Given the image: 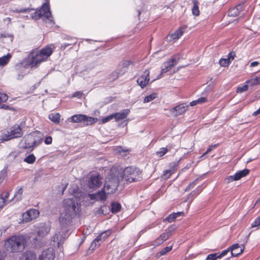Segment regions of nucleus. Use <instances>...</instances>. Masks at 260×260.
<instances>
[{"mask_svg": "<svg viewBox=\"0 0 260 260\" xmlns=\"http://www.w3.org/2000/svg\"><path fill=\"white\" fill-rule=\"evenodd\" d=\"M62 208L59 221L61 226L67 227L71 224L73 219L79 216L81 204L74 198L65 199L62 201Z\"/></svg>", "mask_w": 260, "mask_h": 260, "instance_id": "f257e3e1", "label": "nucleus"}, {"mask_svg": "<svg viewBox=\"0 0 260 260\" xmlns=\"http://www.w3.org/2000/svg\"><path fill=\"white\" fill-rule=\"evenodd\" d=\"M26 244V238L23 235L13 236L5 241V247L12 253L21 252Z\"/></svg>", "mask_w": 260, "mask_h": 260, "instance_id": "f03ea898", "label": "nucleus"}, {"mask_svg": "<svg viewBox=\"0 0 260 260\" xmlns=\"http://www.w3.org/2000/svg\"><path fill=\"white\" fill-rule=\"evenodd\" d=\"M142 178V171L137 167L131 166L124 169L119 178L120 181L124 179L126 182L131 183L140 181Z\"/></svg>", "mask_w": 260, "mask_h": 260, "instance_id": "7ed1b4c3", "label": "nucleus"}, {"mask_svg": "<svg viewBox=\"0 0 260 260\" xmlns=\"http://www.w3.org/2000/svg\"><path fill=\"white\" fill-rule=\"evenodd\" d=\"M42 134L39 131H36L27 135L22 148L32 151L34 147L40 145L43 140Z\"/></svg>", "mask_w": 260, "mask_h": 260, "instance_id": "20e7f679", "label": "nucleus"}, {"mask_svg": "<svg viewBox=\"0 0 260 260\" xmlns=\"http://www.w3.org/2000/svg\"><path fill=\"white\" fill-rule=\"evenodd\" d=\"M26 59V66H30V68H37L41 62L46 60L37 50H32Z\"/></svg>", "mask_w": 260, "mask_h": 260, "instance_id": "39448f33", "label": "nucleus"}, {"mask_svg": "<svg viewBox=\"0 0 260 260\" xmlns=\"http://www.w3.org/2000/svg\"><path fill=\"white\" fill-rule=\"evenodd\" d=\"M120 182L119 177L109 175L106 178V181L104 184V190L107 194H111L115 192Z\"/></svg>", "mask_w": 260, "mask_h": 260, "instance_id": "423d86ee", "label": "nucleus"}, {"mask_svg": "<svg viewBox=\"0 0 260 260\" xmlns=\"http://www.w3.org/2000/svg\"><path fill=\"white\" fill-rule=\"evenodd\" d=\"M22 128L20 125L15 124L10 128V131L3 136V140L7 141L13 139L19 138L23 135Z\"/></svg>", "mask_w": 260, "mask_h": 260, "instance_id": "0eeeda50", "label": "nucleus"}, {"mask_svg": "<svg viewBox=\"0 0 260 260\" xmlns=\"http://www.w3.org/2000/svg\"><path fill=\"white\" fill-rule=\"evenodd\" d=\"M71 121L74 123L83 122L86 125H91L98 121L97 118L88 117L83 114H75L71 117Z\"/></svg>", "mask_w": 260, "mask_h": 260, "instance_id": "6e6552de", "label": "nucleus"}, {"mask_svg": "<svg viewBox=\"0 0 260 260\" xmlns=\"http://www.w3.org/2000/svg\"><path fill=\"white\" fill-rule=\"evenodd\" d=\"M61 227L62 229L60 230V231L55 233L52 238V241L57 243L58 248L60 247L68 237L67 230L64 229V227Z\"/></svg>", "mask_w": 260, "mask_h": 260, "instance_id": "1a4fd4ad", "label": "nucleus"}, {"mask_svg": "<svg viewBox=\"0 0 260 260\" xmlns=\"http://www.w3.org/2000/svg\"><path fill=\"white\" fill-rule=\"evenodd\" d=\"M30 66H26V59L23 61L18 62L15 66V71L17 74V79L21 80L23 78L25 73V70Z\"/></svg>", "mask_w": 260, "mask_h": 260, "instance_id": "9d476101", "label": "nucleus"}, {"mask_svg": "<svg viewBox=\"0 0 260 260\" xmlns=\"http://www.w3.org/2000/svg\"><path fill=\"white\" fill-rule=\"evenodd\" d=\"M101 184V178L99 174H93L89 176L87 180V185L90 188L94 189L99 187Z\"/></svg>", "mask_w": 260, "mask_h": 260, "instance_id": "9b49d317", "label": "nucleus"}, {"mask_svg": "<svg viewBox=\"0 0 260 260\" xmlns=\"http://www.w3.org/2000/svg\"><path fill=\"white\" fill-rule=\"evenodd\" d=\"M249 173V170L247 169L239 171L234 175L226 177L225 179V181L227 183H230L234 181L240 180L241 178L247 176Z\"/></svg>", "mask_w": 260, "mask_h": 260, "instance_id": "f8f14e48", "label": "nucleus"}, {"mask_svg": "<svg viewBox=\"0 0 260 260\" xmlns=\"http://www.w3.org/2000/svg\"><path fill=\"white\" fill-rule=\"evenodd\" d=\"M39 215V212L37 209H30L22 214L23 221L25 222H29L36 218Z\"/></svg>", "mask_w": 260, "mask_h": 260, "instance_id": "ddd939ff", "label": "nucleus"}, {"mask_svg": "<svg viewBox=\"0 0 260 260\" xmlns=\"http://www.w3.org/2000/svg\"><path fill=\"white\" fill-rule=\"evenodd\" d=\"M149 74V70L146 69L143 74L137 79V82L142 88H144L148 84L150 80Z\"/></svg>", "mask_w": 260, "mask_h": 260, "instance_id": "4468645a", "label": "nucleus"}, {"mask_svg": "<svg viewBox=\"0 0 260 260\" xmlns=\"http://www.w3.org/2000/svg\"><path fill=\"white\" fill-rule=\"evenodd\" d=\"M55 252L52 248L43 250L40 254L38 260H54Z\"/></svg>", "mask_w": 260, "mask_h": 260, "instance_id": "2eb2a0df", "label": "nucleus"}, {"mask_svg": "<svg viewBox=\"0 0 260 260\" xmlns=\"http://www.w3.org/2000/svg\"><path fill=\"white\" fill-rule=\"evenodd\" d=\"M39 10L40 12H41V15L42 16H45L53 24L54 23L53 20H52L51 13L50 10L49 3L48 2L44 3L42 5L41 8Z\"/></svg>", "mask_w": 260, "mask_h": 260, "instance_id": "dca6fc26", "label": "nucleus"}, {"mask_svg": "<svg viewBox=\"0 0 260 260\" xmlns=\"http://www.w3.org/2000/svg\"><path fill=\"white\" fill-rule=\"evenodd\" d=\"M178 61L175 57H172L171 59L165 62L163 64V67L161 70V74L166 73L170 71L172 68L176 65Z\"/></svg>", "mask_w": 260, "mask_h": 260, "instance_id": "f3484780", "label": "nucleus"}, {"mask_svg": "<svg viewBox=\"0 0 260 260\" xmlns=\"http://www.w3.org/2000/svg\"><path fill=\"white\" fill-rule=\"evenodd\" d=\"M187 108L188 106L182 104L172 108L170 111L174 116L176 117L185 113Z\"/></svg>", "mask_w": 260, "mask_h": 260, "instance_id": "a211bd4d", "label": "nucleus"}, {"mask_svg": "<svg viewBox=\"0 0 260 260\" xmlns=\"http://www.w3.org/2000/svg\"><path fill=\"white\" fill-rule=\"evenodd\" d=\"M50 231V228L49 225L45 224H41L38 227L37 235L39 237L43 238L49 233Z\"/></svg>", "mask_w": 260, "mask_h": 260, "instance_id": "6ab92c4d", "label": "nucleus"}, {"mask_svg": "<svg viewBox=\"0 0 260 260\" xmlns=\"http://www.w3.org/2000/svg\"><path fill=\"white\" fill-rule=\"evenodd\" d=\"M231 254L233 256H238L244 251V247L239 244H235L230 247Z\"/></svg>", "mask_w": 260, "mask_h": 260, "instance_id": "aec40b11", "label": "nucleus"}, {"mask_svg": "<svg viewBox=\"0 0 260 260\" xmlns=\"http://www.w3.org/2000/svg\"><path fill=\"white\" fill-rule=\"evenodd\" d=\"M129 113L130 110L128 109H123L119 112L113 113V114L115 121H119L121 120H123L126 118Z\"/></svg>", "mask_w": 260, "mask_h": 260, "instance_id": "412c9836", "label": "nucleus"}, {"mask_svg": "<svg viewBox=\"0 0 260 260\" xmlns=\"http://www.w3.org/2000/svg\"><path fill=\"white\" fill-rule=\"evenodd\" d=\"M54 46L52 44L48 45L40 50L39 52L47 59L53 53Z\"/></svg>", "mask_w": 260, "mask_h": 260, "instance_id": "4be33fe9", "label": "nucleus"}, {"mask_svg": "<svg viewBox=\"0 0 260 260\" xmlns=\"http://www.w3.org/2000/svg\"><path fill=\"white\" fill-rule=\"evenodd\" d=\"M184 30L182 28L176 30L174 33L169 35L167 37L168 41L171 42L178 39L183 34Z\"/></svg>", "mask_w": 260, "mask_h": 260, "instance_id": "5701e85b", "label": "nucleus"}, {"mask_svg": "<svg viewBox=\"0 0 260 260\" xmlns=\"http://www.w3.org/2000/svg\"><path fill=\"white\" fill-rule=\"evenodd\" d=\"M18 260H36V254L31 251H26L19 258Z\"/></svg>", "mask_w": 260, "mask_h": 260, "instance_id": "b1692460", "label": "nucleus"}, {"mask_svg": "<svg viewBox=\"0 0 260 260\" xmlns=\"http://www.w3.org/2000/svg\"><path fill=\"white\" fill-rule=\"evenodd\" d=\"M9 196V192L5 191L3 192L0 195V208H2L6 204L9 203L11 200L8 201L7 200Z\"/></svg>", "mask_w": 260, "mask_h": 260, "instance_id": "393cba45", "label": "nucleus"}, {"mask_svg": "<svg viewBox=\"0 0 260 260\" xmlns=\"http://www.w3.org/2000/svg\"><path fill=\"white\" fill-rule=\"evenodd\" d=\"M174 229L172 226H169L167 230H165V232L160 235L161 239L165 242L168 240L172 235V232Z\"/></svg>", "mask_w": 260, "mask_h": 260, "instance_id": "a878e982", "label": "nucleus"}, {"mask_svg": "<svg viewBox=\"0 0 260 260\" xmlns=\"http://www.w3.org/2000/svg\"><path fill=\"white\" fill-rule=\"evenodd\" d=\"M124 73L125 70H120V69H118L117 70L111 73V74L110 75L109 79L112 80H115Z\"/></svg>", "mask_w": 260, "mask_h": 260, "instance_id": "bb28decb", "label": "nucleus"}, {"mask_svg": "<svg viewBox=\"0 0 260 260\" xmlns=\"http://www.w3.org/2000/svg\"><path fill=\"white\" fill-rule=\"evenodd\" d=\"M60 115L58 113H51L49 115V119L55 124H58L60 122Z\"/></svg>", "mask_w": 260, "mask_h": 260, "instance_id": "cd10ccee", "label": "nucleus"}, {"mask_svg": "<svg viewBox=\"0 0 260 260\" xmlns=\"http://www.w3.org/2000/svg\"><path fill=\"white\" fill-rule=\"evenodd\" d=\"M12 55L10 53H8L6 55H4L0 58V66H5L8 63Z\"/></svg>", "mask_w": 260, "mask_h": 260, "instance_id": "c85d7f7f", "label": "nucleus"}, {"mask_svg": "<svg viewBox=\"0 0 260 260\" xmlns=\"http://www.w3.org/2000/svg\"><path fill=\"white\" fill-rule=\"evenodd\" d=\"M246 83L250 86L260 84V76L254 77L246 81Z\"/></svg>", "mask_w": 260, "mask_h": 260, "instance_id": "c756f323", "label": "nucleus"}, {"mask_svg": "<svg viewBox=\"0 0 260 260\" xmlns=\"http://www.w3.org/2000/svg\"><path fill=\"white\" fill-rule=\"evenodd\" d=\"M193 7L192 8V13L193 15L198 16L200 14L199 9V3L197 0H192Z\"/></svg>", "mask_w": 260, "mask_h": 260, "instance_id": "7c9ffc66", "label": "nucleus"}, {"mask_svg": "<svg viewBox=\"0 0 260 260\" xmlns=\"http://www.w3.org/2000/svg\"><path fill=\"white\" fill-rule=\"evenodd\" d=\"M23 192V190L22 187H19L16 191L13 198L11 200V201L13 200L15 202L20 200L21 198V196L22 195Z\"/></svg>", "mask_w": 260, "mask_h": 260, "instance_id": "2f4dec72", "label": "nucleus"}, {"mask_svg": "<svg viewBox=\"0 0 260 260\" xmlns=\"http://www.w3.org/2000/svg\"><path fill=\"white\" fill-rule=\"evenodd\" d=\"M107 193L104 190H102L97 192L96 201L105 202L107 199Z\"/></svg>", "mask_w": 260, "mask_h": 260, "instance_id": "473e14b6", "label": "nucleus"}, {"mask_svg": "<svg viewBox=\"0 0 260 260\" xmlns=\"http://www.w3.org/2000/svg\"><path fill=\"white\" fill-rule=\"evenodd\" d=\"M207 101V98L205 97H201L197 99V100H194L190 103V106H194L197 105L198 104H201L204 103H206Z\"/></svg>", "mask_w": 260, "mask_h": 260, "instance_id": "72a5a7b5", "label": "nucleus"}, {"mask_svg": "<svg viewBox=\"0 0 260 260\" xmlns=\"http://www.w3.org/2000/svg\"><path fill=\"white\" fill-rule=\"evenodd\" d=\"M121 205L117 202H113L111 204V211L112 213H117L121 209Z\"/></svg>", "mask_w": 260, "mask_h": 260, "instance_id": "f704fd0d", "label": "nucleus"}, {"mask_svg": "<svg viewBox=\"0 0 260 260\" xmlns=\"http://www.w3.org/2000/svg\"><path fill=\"white\" fill-rule=\"evenodd\" d=\"M109 210V208L107 206L104 205L96 211V214L98 215H106L108 214Z\"/></svg>", "mask_w": 260, "mask_h": 260, "instance_id": "c9c22d12", "label": "nucleus"}, {"mask_svg": "<svg viewBox=\"0 0 260 260\" xmlns=\"http://www.w3.org/2000/svg\"><path fill=\"white\" fill-rule=\"evenodd\" d=\"M36 160V157L33 154H30L26 157L24 161L27 162L28 164H32Z\"/></svg>", "mask_w": 260, "mask_h": 260, "instance_id": "e433bc0d", "label": "nucleus"}, {"mask_svg": "<svg viewBox=\"0 0 260 260\" xmlns=\"http://www.w3.org/2000/svg\"><path fill=\"white\" fill-rule=\"evenodd\" d=\"M132 63V62L129 60H124L121 64L119 66L118 69L120 70H125V72L126 71V69Z\"/></svg>", "mask_w": 260, "mask_h": 260, "instance_id": "4c0bfd02", "label": "nucleus"}, {"mask_svg": "<svg viewBox=\"0 0 260 260\" xmlns=\"http://www.w3.org/2000/svg\"><path fill=\"white\" fill-rule=\"evenodd\" d=\"M240 14L238 10L236 8H233L229 10L228 15L232 17H236Z\"/></svg>", "mask_w": 260, "mask_h": 260, "instance_id": "58836bf2", "label": "nucleus"}, {"mask_svg": "<svg viewBox=\"0 0 260 260\" xmlns=\"http://www.w3.org/2000/svg\"><path fill=\"white\" fill-rule=\"evenodd\" d=\"M202 191L201 186H199L197 188L190 193V196L193 197L194 199Z\"/></svg>", "mask_w": 260, "mask_h": 260, "instance_id": "ea45409f", "label": "nucleus"}, {"mask_svg": "<svg viewBox=\"0 0 260 260\" xmlns=\"http://www.w3.org/2000/svg\"><path fill=\"white\" fill-rule=\"evenodd\" d=\"M157 98V94L153 93L146 96L144 100V103H148Z\"/></svg>", "mask_w": 260, "mask_h": 260, "instance_id": "a19ab883", "label": "nucleus"}, {"mask_svg": "<svg viewBox=\"0 0 260 260\" xmlns=\"http://www.w3.org/2000/svg\"><path fill=\"white\" fill-rule=\"evenodd\" d=\"M251 228H257V229L260 228V215L258 216L251 223Z\"/></svg>", "mask_w": 260, "mask_h": 260, "instance_id": "79ce46f5", "label": "nucleus"}, {"mask_svg": "<svg viewBox=\"0 0 260 260\" xmlns=\"http://www.w3.org/2000/svg\"><path fill=\"white\" fill-rule=\"evenodd\" d=\"M219 63L221 67H226L229 66L230 62L226 58H221L219 60Z\"/></svg>", "mask_w": 260, "mask_h": 260, "instance_id": "37998d69", "label": "nucleus"}, {"mask_svg": "<svg viewBox=\"0 0 260 260\" xmlns=\"http://www.w3.org/2000/svg\"><path fill=\"white\" fill-rule=\"evenodd\" d=\"M168 152V149L165 147H162L157 151L156 153V155L159 157L162 156Z\"/></svg>", "mask_w": 260, "mask_h": 260, "instance_id": "c03bdc74", "label": "nucleus"}, {"mask_svg": "<svg viewBox=\"0 0 260 260\" xmlns=\"http://www.w3.org/2000/svg\"><path fill=\"white\" fill-rule=\"evenodd\" d=\"M248 89V85H244L241 86H239L236 89V92L237 93H242L244 91H247Z\"/></svg>", "mask_w": 260, "mask_h": 260, "instance_id": "a18cd8bd", "label": "nucleus"}, {"mask_svg": "<svg viewBox=\"0 0 260 260\" xmlns=\"http://www.w3.org/2000/svg\"><path fill=\"white\" fill-rule=\"evenodd\" d=\"M198 179H196L190 182L185 188V191H187L189 190L190 189L193 188L194 186L197 184Z\"/></svg>", "mask_w": 260, "mask_h": 260, "instance_id": "49530a36", "label": "nucleus"}, {"mask_svg": "<svg viewBox=\"0 0 260 260\" xmlns=\"http://www.w3.org/2000/svg\"><path fill=\"white\" fill-rule=\"evenodd\" d=\"M172 249V246H167L163 248L160 252V255H164Z\"/></svg>", "mask_w": 260, "mask_h": 260, "instance_id": "de8ad7c7", "label": "nucleus"}, {"mask_svg": "<svg viewBox=\"0 0 260 260\" xmlns=\"http://www.w3.org/2000/svg\"><path fill=\"white\" fill-rule=\"evenodd\" d=\"M217 259H219V257H218L217 253H214L208 255L206 260H216Z\"/></svg>", "mask_w": 260, "mask_h": 260, "instance_id": "09e8293b", "label": "nucleus"}, {"mask_svg": "<svg viewBox=\"0 0 260 260\" xmlns=\"http://www.w3.org/2000/svg\"><path fill=\"white\" fill-rule=\"evenodd\" d=\"M164 241L161 239L160 237L159 236L158 238H156L154 241L152 242L151 245L154 246H156L159 245L161 243H162Z\"/></svg>", "mask_w": 260, "mask_h": 260, "instance_id": "8fccbe9b", "label": "nucleus"}, {"mask_svg": "<svg viewBox=\"0 0 260 260\" xmlns=\"http://www.w3.org/2000/svg\"><path fill=\"white\" fill-rule=\"evenodd\" d=\"M100 245H101V243H99L98 242H97L94 240H93L90 244L89 248L91 250H94L97 247L100 246Z\"/></svg>", "mask_w": 260, "mask_h": 260, "instance_id": "3c124183", "label": "nucleus"}, {"mask_svg": "<svg viewBox=\"0 0 260 260\" xmlns=\"http://www.w3.org/2000/svg\"><path fill=\"white\" fill-rule=\"evenodd\" d=\"M176 218L175 216V214L174 213L170 214L167 218H166L164 221H168L169 222H173L174 219Z\"/></svg>", "mask_w": 260, "mask_h": 260, "instance_id": "603ef678", "label": "nucleus"}, {"mask_svg": "<svg viewBox=\"0 0 260 260\" xmlns=\"http://www.w3.org/2000/svg\"><path fill=\"white\" fill-rule=\"evenodd\" d=\"M42 16L41 12H40L39 10L31 14L32 18L35 20L40 19Z\"/></svg>", "mask_w": 260, "mask_h": 260, "instance_id": "864d4df0", "label": "nucleus"}, {"mask_svg": "<svg viewBox=\"0 0 260 260\" xmlns=\"http://www.w3.org/2000/svg\"><path fill=\"white\" fill-rule=\"evenodd\" d=\"M71 40L73 41L71 42V43H64L62 44L61 45V48L63 49H65L67 47H68L69 46H71V45H74V44H75L76 43V41H75V39H72Z\"/></svg>", "mask_w": 260, "mask_h": 260, "instance_id": "5fc2aeb1", "label": "nucleus"}, {"mask_svg": "<svg viewBox=\"0 0 260 260\" xmlns=\"http://www.w3.org/2000/svg\"><path fill=\"white\" fill-rule=\"evenodd\" d=\"M8 96L7 94L0 92V104L6 102L8 100Z\"/></svg>", "mask_w": 260, "mask_h": 260, "instance_id": "6e6d98bb", "label": "nucleus"}, {"mask_svg": "<svg viewBox=\"0 0 260 260\" xmlns=\"http://www.w3.org/2000/svg\"><path fill=\"white\" fill-rule=\"evenodd\" d=\"M229 251H231L230 247L228 249L223 250L220 254L217 253L218 257H219V259L222 258L226 255Z\"/></svg>", "mask_w": 260, "mask_h": 260, "instance_id": "4d7b16f0", "label": "nucleus"}, {"mask_svg": "<svg viewBox=\"0 0 260 260\" xmlns=\"http://www.w3.org/2000/svg\"><path fill=\"white\" fill-rule=\"evenodd\" d=\"M113 118H114L113 114H112L110 115H109L108 116L103 118L102 119V123H107Z\"/></svg>", "mask_w": 260, "mask_h": 260, "instance_id": "13d9d810", "label": "nucleus"}, {"mask_svg": "<svg viewBox=\"0 0 260 260\" xmlns=\"http://www.w3.org/2000/svg\"><path fill=\"white\" fill-rule=\"evenodd\" d=\"M111 234L112 231L111 230H107L101 233V235H103L102 236L103 240L107 239Z\"/></svg>", "mask_w": 260, "mask_h": 260, "instance_id": "bf43d9fd", "label": "nucleus"}, {"mask_svg": "<svg viewBox=\"0 0 260 260\" xmlns=\"http://www.w3.org/2000/svg\"><path fill=\"white\" fill-rule=\"evenodd\" d=\"M235 56L236 54L234 52H230L229 53L228 58L226 59H228V61H229L231 63V61H232L234 59Z\"/></svg>", "mask_w": 260, "mask_h": 260, "instance_id": "052dcab7", "label": "nucleus"}, {"mask_svg": "<svg viewBox=\"0 0 260 260\" xmlns=\"http://www.w3.org/2000/svg\"><path fill=\"white\" fill-rule=\"evenodd\" d=\"M7 177V174L5 172H1L0 173V184L5 180Z\"/></svg>", "mask_w": 260, "mask_h": 260, "instance_id": "680f3d73", "label": "nucleus"}, {"mask_svg": "<svg viewBox=\"0 0 260 260\" xmlns=\"http://www.w3.org/2000/svg\"><path fill=\"white\" fill-rule=\"evenodd\" d=\"M52 138L51 136L46 137L44 140V143L46 145H50L52 144Z\"/></svg>", "mask_w": 260, "mask_h": 260, "instance_id": "e2e57ef3", "label": "nucleus"}, {"mask_svg": "<svg viewBox=\"0 0 260 260\" xmlns=\"http://www.w3.org/2000/svg\"><path fill=\"white\" fill-rule=\"evenodd\" d=\"M152 228H153V226L151 225H148L147 226H146L145 228H144L143 229L141 230L139 232V234L142 235L145 232H146L147 230H150V229H152Z\"/></svg>", "mask_w": 260, "mask_h": 260, "instance_id": "0e129e2a", "label": "nucleus"}, {"mask_svg": "<svg viewBox=\"0 0 260 260\" xmlns=\"http://www.w3.org/2000/svg\"><path fill=\"white\" fill-rule=\"evenodd\" d=\"M1 37L2 38L8 37L10 39V42H12L13 39V37L12 35L6 34H2L1 35Z\"/></svg>", "mask_w": 260, "mask_h": 260, "instance_id": "69168bd1", "label": "nucleus"}, {"mask_svg": "<svg viewBox=\"0 0 260 260\" xmlns=\"http://www.w3.org/2000/svg\"><path fill=\"white\" fill-rule=\"evenodd\" d=\"M236 8L238 10V11L240 13L244 10V3H241L237 5Z\"/></svg>", "mask_w": 260, "mask_h": 260, "instance_id": "338daca9", "label": "nucleus"}, {"mask_svg": "<svg viewBox=\"0 0 260 260\" xmlns=\"http://www.w3.org/2000/svg\"><path fill=\"white\" fill-rule=\"evenodd\" d=\"M103 236V235H101L100 234L99 235L96 237V238L94 239V240L95 241H96L97 242H98L99 243H101L103 241H104V240H103V238H102V236Z\"/></svg>", "mask_w": 260, "mask_h": 260, "instance_id": "774afa93", "label": "nucleus"}]
</instances>
